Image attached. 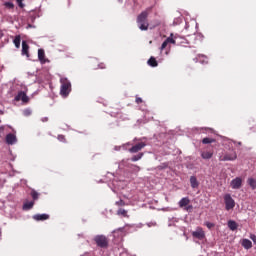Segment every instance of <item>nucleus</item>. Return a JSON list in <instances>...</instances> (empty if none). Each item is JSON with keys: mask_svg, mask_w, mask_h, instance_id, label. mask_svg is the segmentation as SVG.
<instances>
[{"mask_svg": "<svg viewBox=\"0 0 256 256\" xmlns=\"http://www.w3.org/2000/svg\"><path fill=\"white\" fill-rule=\"evenodd\" d=\"M16 3L18 7H20V9H23V7H25V4H23V0H16Z\"/></svg>", "mask_w": 256, "mask_h": 256, "instance_id": "32", "label": "nucleus"}, {"mask_svg": "<svg viewBox=\"0 0 256 256\" xmlns=\"http://www.w3.org/2000/svg\"><path fill=\"white\" fill-rule=\"evenodd\" d=\"M115 205H117V207H125L127 204L120 199L119 201L115 202Z\"/></svg>", "mask_w": 256, "mask_h": 256, "instance_id": "30", "label": "nucleus"}, {"mask_svg": "<svg viewBox=\"0 0 256 256\" xmlns=\"http://www.w3.org/2000/svg\"><path fill=\"white\" fill-rule=\"evenodd\" d=\"M33 205H35V202H33V201L25 202L23 205V209L25 211H29V209H33Z\"/></svg>", "mask_w": 256, "mask_h": 256, "instance_id": "22", "label": "nucleus"}, {"mask_svg": "<svg viewBox=\"0 0 256 256\" xmlns=\"http://www.w3.org/2000/svg\"><path fill=\"white\" fill-rule=\"evenodd\" d=\"M237 159V152L232 150L230 153H226L224 156L219 157V161H235Z\"/></svg>", "mask_w": 256, "mask_h": 256, "instance_id": "5", "label": "nucleus"}, {"mask_svg": "<svg viewBox=\"0 0 256 256\" xmlns=\"http://www.w3.org/2000/svg\"><path fill=\"white\" fill-rule=\"evenodd\" d=\"M57 139L61 143H67V139L65 138V135H63V134L58 135Z\"/></svg>", "mask_w": 256, "mask_h": 256, "instance_id": "29", "label": "nucleus"}, {"mask_svg": "<svg viewBox=\"0 0 256 256\" xmlns=\"http://www.w3.org/2000/svg\"><path fill=\"white\" fill-rule=\"evenodd\" d=\"M192 236L201 241L205 237V231H203V228L198 227L196 231L192 232Z\"/></svg>", "mask_w": 256, "mask_h": 256, "instance_id": "10", "label": "nucleus"}, {"mask_svg": "<svg viewBox=\"0 0 256 256\" xmlns=\"http://www.w3.org/2000/svg\"><path fill=\"white\" fill-rule=\"evenodd\" d=\"M6 143L7 145H15V143H17V136H15V134L12 133L7 134Z\"/></svg>", "mask_w": 256, "mask_h": 256, "instance_id": "12", "label": "nucleus"}, {"mask_svg": "<svg viewBox=\"0 0 256 256\" xmlns=\"http://www.w3.org/2000/svg\"><path fill=\"white\" fill-rule=\"evenodd\" d=\"M242 185H243V179L239 177H236L230 183V187H232L233 189H241Z\"/></svg>", "mask_w": 256, "mask_h": 256, "instance_id": "9", "label": "nucleus"}, {"mask_svg": "<svg viewBox=\"0 0 256 256\" xmlns=\"http://www.w3.org/2000/svg\"><path fill=\"white\" fill-rule=\"evenodd\" d=\"M137 168L138 171H141V167L139 166H135Z\"/></svg>", "mask_w": 256, "mask_h": 256, "instance_id": "37", "label": "nucleus"}, {"mask_svg": "<svg viewBox=\"0 0 256 256\" xmlns=\"http://www.w3.org/2000/svg\"><path fill=\"white\" fill-rule=\"evenodd\" d=\"M149 17V13L147 11H143L137 17V25L141 31H147L149 29V21L147 18Z\"/></svg>", "mask_w": 256, "mask_h": 256, "instance_id": "1", "label": "nucleus"}, {"mask_svg": "<svg viewBox=\"0 0 256 256\" xmlns=\"http://www.w3.org/2000/svg\"><path fill=\"white\" fill-rule=\"evenodd\" d=\"M176 43L175 38H173V33H171L170 36L162 43L160 50L163 51L164 49H167L168 45H176Z\"/></svg>", "mask_w": 256, "mask_h": 256, "instance_id": "6", "label": "nucleus"}, {"mask_svg": "<svg viewBox=\"0 0 256 256\" xmlns=\"http://www.w3.org/2000/svg\"><path fill=\"white\" fill-rule=\"evenodd\" d=\"M14 99L15 101H22V103H29V97L23 91H19Z\"/></svg>", "mask_w": 256, "mask_h": 256, "instance_id": "8", "label": "nucleus"}, {"mask_svg": "<svg viewBox=\"0 0 256 256\" xmlns=\"http://www.w3.org/2000/svg\"><path fill=\"white\" fill-rule=\"evenodd\" d=\"M94 241L100 249H107V247H109V238L105 235H96Z\"/></svg>", "mask_w": 256, "mask_h": 256, "instance_id": "3", "label": "nucleus"}, {"mask_svg": "<svg viewBox=\"0 0 256 256\" xmlns=\"http://www.w3.org/2000/svg\"><path fill=\"white\" fill-rule=\"evenodd\" d=\"M33 219L35 221H47V219H49V215L48 214H36L33 216Z\"/></svg>", "mask_w": 256, "mask_h": 256, "instance_id": "14", "label": "nucleus"}, {"mask_svg": "<svg viewBox=\"0 0 256 256\" xmlns=\"http://www.w3.org/2000/svg\"><path fill=\"white\" fill-rule=\"evenodd\" d=\"M247 183L251 187L252 190L256 189V179L255 178H248Z\"/></svg>", "mask_w": 256, "mask_h": 256, "instance_id": "21", "label": "nucleus"}, {"mask_svg": "<svg viewBox=\"0 0 256 256\" xmlns=\"http://www.w3.org/2000/svg\"><path fill=\"white\" fill-rule=\"evenodd\" d=\"M98 69H106L105 63H99Z\"/></svg>", "mask_w": 256, "mask_h": 256, "instance_id": "34", "label": "nucleus"}, {"mask_svg": "<svg viewBox=\"0 0 256 256\" xmlns=\"http://www.w3.org/2000/svg\"><path fill=\"white\" fill-rule=\"evenodd\" d=\"M22 55H26V57H29V44H27L26 41L22 42Z\"/></svg>", "mask_w": 256, "mask_h": 256, "instance_id": "15", "label": "nucleus"}, {"mask_svg": "<svg viewBox=\"0 0 256 256\" xmlns=\"http://www.w3.org/2000/svg\"><path fill=\"white\" fill-rule=\"evenodd\" d=\"M242 247H244V249H251V247H253V242H251L249 239H243Z\"/></svg>", "mask_w": 256, "mask_h": 256, "instance_id": "17", "label": "nucleus"}, {"mask_svg": "<svg viewBox=\"0 0 256 256\" xmlns=\"http://www.w3.org/2000/svg\"><path fill=\"white\" fill-rule=\"evenodd\" d=\"M4 6H5L7 9H15V4H13L12 2H5V3H4Z\"/></svg>", "mask_w": 256, "mask_h": 256, "instance_id": "28", "label": "nucleus"}, {"mask_svg": "<svg viewBox=\"0 0 256 256\" xmlns=\"http://www.w3.org/2000/svg\"><path fill=\"white\" fill-rule=\"evenodd\" d=\"M224 203L226 211H231V209L235 208V200L231 197V194H226L224 196Z\"/></svg>", "mask_w": 256, "mask_h": 256, "instance_id": "4", "label": "nucleus"}, {"mask_svg": "<svg viewBox=\"0 0 256 256\" xmlns=\"http://www.w3.org/2000/svg\"><path fill=\"white\" fill-rule=\"evenodd\" d=\"M143 153H139L137 155H134L132 158H131V161L135 162V161H139L141 159H143Z\"/></svg>", "mask_w": 256, "mask_h": 256, "instance_id": "24", "label": "nucleus"}, {"mask_svg": "<svg viewBox=\"0 0 256 256\" xmlns=\"http://www.w3.org/2000/svg\"><path fill=\"white\" fill-rule=\"evenodd\" d=\"M202 143L204 144V145H209V143H215V139H213V138H204L203 140H202Z\"/></svg>", "mask_w": 256, "mask_h": 256, "instance_id": "26", "label": "nucleus"}, {"mask_svg": "<svg viewBox=\"0 0 256 256\" xmlns=\"http://www.w3.org/2000/svg\"><path fill=\"white\" fill-rule=\"evenodd\" d=\"M120 3H122L123 2V0H118Z\"/></svg>", "mask_w": 256, "mask_h": 256, "instance_id": "38", "label": "nucleus"}, {"mask_svg": "<svg viewBox=\"0 0 256 256\" xmlns=\"http://www.w3.org/2000/svg\"><path fill=\"white\" fill-rule=\"evenodd\" d=\"M145 147H147V143L145 142H140L134 146H132L129 149V153H139V151H141L142 149H145Z\"/></svg>", "mask_w": 256, "mask_h": 256, "instance_id": "7", "label": "nucleus"}, {"mask_svg": "<svg viewBox=\"0 0 256 256\" xmlns=\"http://www.w3.org/2000/svg\"><path fill=\"white\" fill-rule=\"evenodd\" d=\"M228 227L231 231H236L237 229V222L230 220L228 221Z\"/></svg>", "mask_w": 256, "mask_h": 256, "instance_id": "23", "label": "nucleus"}, {"mask_svg": "<svg viewBox=\"0 0 256 256\" xmlns=\"http://www.w3.org/2000/svg\"><path fill=\"white\" fill-rule=\"evenodd\" d=\"M60 83V95H62V97H68L69 93H71V82L67 78H61Z\"/></svg>", "mask_w": 256, "mask_h": 256, "instance_id": "2", "label": "nucleus"}, {"mask_svg": "<svg viewBox=\"0 0 256 256\" xmlns=\"http://www.w3.org/2000/svg\"><path fill=\"white\" fill-rule=\"evenodd\" d=\"M136 103L139 105L140 103H143V99L137 97L136 98Z\"/></svg>", "mask_w": 256, "mask_h": 256, "instance_id": "36", "label": "nucleus"}, {"mask_svg": "<svg viewBox=\"0 0 256 256\" xmlns=\"http://www.w3.org/2000/svg\"><path fill=\"white\" fill-rule=\"evenodd\" d=\"M184 211H187L188 213H191V211H193V205H187L185 208H184Z\"/></svg>", "mask_w": 256, "mask_h": 256, "instance_id": "31", "label": "nucleus"}, {"mask_svg": "<svg viewBox=\"0 0 256 256\" xmlns=\"http://www.w3.org/2000/svg\"><path fill=\"white\" fill-rule=\"evenodd\" d=\"M202 159H211L213 157V152L211 151H204L201 153Z\"/></svg>", "mask_w": 256, "mask_h": 256, "instance_id": "20", "label": "nucleus"}, {"mask_svg": "<svg viewBox=\"0 0 256 256\" xmlns=\"http://www.w3.org/2000/svg\"><path fill=\"white\" fill-rule=\"evenodd\" d=\"M250 239H252L253 243H255V245H256V235L251 234Z\"/></svg>", "mask_w": 256, "mask_h": 256, "instance_id": "35", "label": "nucleus"}, {"mask_svg": "<svg viewBox=\"0 0 256 256\" xmlns=\"http://www.w3.org/2000/svg\"><path fill=\"white\" fill-rule=\"evenodd\" d=\"M148 65L150 67H158L159 63L157 62V59H155V57L151 56L148 60Z\"/></svg>", "mask_w": 256, "mask_h": 256, "instance_id": "18", "label": "nucleus"}, {"mask_svg": "<svg viewBox=\"0 0 256 256\" xmlns=\"http://www.w3.org/2000/svg\"><path fill=\"white\" fill-rule=\"evenodd\" d=\"M13 43L16 49H19V47H21V36L20 35L15 36Z\"/></svg>", "mask_w": 256, "mask_h": 256, "instance_id": "19", "label": "nucleus"}, {"mask_svg": "<svg viewBox=\"0 0 256 256\" xmlns=\"http://www.w3.org/2000/svg\"><path fill=\"white\" fill-rule=\"evenodd\" d=\"M190 203L191 200L189 199V197H184L178 202V205L180 209H185Z\"/></svg>", "mask_w": 256, "mask_h": 256, "instance_id": "13", "label": "nucleus"}, {"mask_svg": "<svg viewBox=\"0 0 256 256\" xmlns=\"http://www.w3.org/2000/svg\"><path fill=\"white\" fill-rule=\"evenodd\" d=\"M30 195H31L33 201H37V199H39V192H37L35 190H32Z\"/></svg>", "mask_w": 256, "mask_h": 256, "instance_id": "25", "label": "nucleus"}, {"mask_svg": "<svg viewBox=\"0 0 256 256\" xmlns=\"http://www.w3.org/2000/svg\"><path fill=\"white\" fill-rule=\"evenodd\" d=\"M190 185L192 189H197L199 187V181L197 180V177L195 176L190 177Z\"/></svg>", "mask_w": 256, "mask_h": 256, "instance_id": "16", "label": "nucleus"}, {"mask_svg": "<svg viewBox=\"0 0 256 256\" xmlns=\"http://www.w3.org/2000/svg\"><path fill=\"white\" fill-rule=\"evenodd\" d=\"M117 215H122V217H128L127 215V210L123 209V208H119L117 211Z\"/></svg>", "mask_w": 256, "mask_h": 256, "instance_id": "27", "label": "nucleus"}, {"mask_svg": "<svg viewBox=\"0 0 256 256\" xmlns=\"http://www.w3.org/2000/svg\"><path fill=\"white\" fill-rule=\"evenodd\" d=\"M38 59L42 65L49 63V59L45 57V50L42 48L38 49Z\"/></svg>", "mask_w": 256, "mask_h": 256, "instance_id": "11", "label": "nucleus"}, {"mask_svg": "<svg viewBox=\"0 0 256 256\" xmlns=\"http://www.w3.org/2000/svg\"><path fill=\"white\" fill-rule=\"evenodd\" d=\"M205 225H206V227H207L208 229H213V227H215V224H213V223H211V222H206Z\"/></svg>", "mask_w": 256, "mask_h": 256, "instance_id": "33", "label": "nucleus"}]
</instances>
